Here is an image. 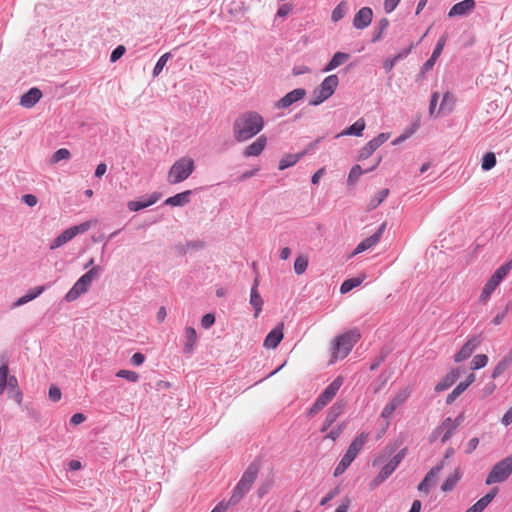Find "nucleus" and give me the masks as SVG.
<instances>
[{"instance_id":"obj_48","label":"nucleus","mask_w":512,"mask_h":512,"mask_svg":"<svg viewBox=\"0 0 512 512\" xmlns=\"http://www.w3.org/2000/svg\"><path fill=\"white\" fill-rule=\"evenodd\" d=\"M465 386L460 383L453 389L451 393L447 395L446 404L451 405L458 396H460L465 391Z\"/></svg>"},{"instance_id":"obj_64","label":"nucleus","mask_w":512,"mask_h":512,"mask_svg":"<svg viewBox=\"0 0 512 512\" xmlns=\"http://www.w3.org/2000/svg\"><path fill=\"white\" fill-rule=\"evenodd\" d=\"M22 200L25 204H27L29 207H33L37 204L38 199L33 194H25L22 196Z\"/></svg>"},{"instance_id":"obj_53","label":"nucleus","mask_w":512,"mask_h":512,"mask_svg":"<svg viewBox=\"0 0 512 512\" xmlns=\"http://www.w3.org/2000/svg\"><path fill=\"white\" fill-rule=\"evenodd\" d=\"M46 285H42V286H36L32 289H30L27 293V298L30 299V301L36 299L38 296H40L45 290H46Z\"/></svg>"},{"instance_id":"obj_33","label":"nucleus","mask_w":512,"mask_h":512,"mask_svg":"<svg viewBox=\"0 0 512 512\" xmlns=\"http://www.w3.org/2000/svg\"><path fill=\"white\" fill-rule=\"evenodd\" d=\"M440 428H441V433H443V436L441 437V442L446 443L451 438L454 431L456 430L455 425L452 424V418H450V417L446 418L440 424Z\"/></svg>"},{"instance_id":"obj_3","label":"nucleus","mask_w":512,"mask_h":512,"mask_svg":"<svg viewBox=\"0 0 512 512\" xmlns=\"http://www.w3.org/2000/svg\"><path fill=\"white\" fill-rule=\"evenodd\" d=\"M361 335L358 330H350L341 335H338L333 342L332 358L330 363H334L338 358H345L353 346L358 342Z\"/></svg>"},{"instance_id":"obj_37","label":"nucleus","mask_w":512,"mask_h":512,"mask_svg":"<svg viewBox=\"0 0 512 512\" xmlns=\"http://www.w3.org/2000/svg\"><path fill=\"white\" fill-rule=\"evenodd\" d=\"M364 278H365V276L353 277V278L346 279L341 284L340 292L342 294H346V293L350 292L352 289H354V288L358 287L359 285H361V283L363 282Z\"/></svg>"},{"instance_id":"obj_18","label":"nucleus","mask_w":512,"mask_h":512,"mask_svg":"<svg viewBox=\"0 0 512 512\" xmlns=\"http://www.w3.org/2000/svg\"><path fill=\"white\" fill-rule=\"evenodd\" d=\"M476 6L474 0H463L452 6L448 12V17L452 18L455 16H464L471 12Z\"/></svg>"},{"instance_id":"obj_40","label":"nucleus","mask_w":512,"mask_h":512,"mask_svg":"<svg viewBox=\"0 0 512 512\" xmlns=\"http://www.w3.org/2000/svg\"><path fill=\"white\" fill-rule=\"evenodd\" d=\"M347 12V4L346 2L342 1L339 3L332 11L331 19L333 22H338L341 20Z\"/></svg>"},{"instance_id":"obj_11","label":"nucleus","mask_w":512,"mask_h":512,"mask_svg":"<svg viewBox=\"0 0 512 512\" xmlns=\"http://www.w3.org/2000/svg\"><path fill=\"white\" fill-rule=\"evenodd\" d=\"M306 96V90L304 88H296L288 92L285 96L279 99L275 103V108L285 109L293 105L294 103L302 100Z\"/></svg>"},{"instance_id":"obj_50","label":"nucleus","mask_w":512,"mask_h":512,"mask_svg":"<svg viewBox=\"0 0 512 512\" xmlns=\"http://www.w3.org/2000/svg\"><path fill=\"white\" fill-rule=\"evenodd\" d=\"M446 41H447V35L444 34L438 39L431 56L438 59L443 51Z\"/></svg>"},{"instance_id":"obj_14","label":"nucleus","mask_w":512,"mask_h":512,"mask_svg":"<svg viewBox=\"0 0 512 512\" xmlns=\"http://www.w3.org/2000/svg\"><path fill=\"white\" fill-rule=\"evenodd\" d=\"M342 384L343 378L336 377L318 396L317 400L325 407L335 397Z\"/></svg>"},{"instance_id":"obj_63","label":"nucleus","mask_w":512,"mask_h":512,"mask_svg":"<svg viewBox=\"0 0 512 512\" xmlns=\"http://www.w3.org/2000/svg\"><path fill=\"white\" fill-rule=\"evenodd\" d=\"M401 0H385L384 1V10L386 13H391L392 11H394L396 9V7L398 6L399 2Z\"/></svg>"},{"instance_id":"obj_57","label":"nucleus","mask_w":512,"mask_h":512,"mask_svg":"<svg viewBox=\"0 0 512 512\" xmlns=\"http://www.w3.org/2000/svg\"><path fill=\"white\" fill-rule=\"evenodd\" d=\"M126 48L123 45L117 46L110 55V61L116 62L118 61L125 53Z\"/></svg>"},{"instance_id":"obj_8","label":"nucleus","mask_w":512,"mask_h":512,"mask_svg":"<svg viewBox=\"0 0 512 512\" xmlns=\"http://www.w3.org/2000/svg\"><path fill=\"white\" fill-rule=\"evenodd\" d=\"M511 269H512V260L501 265L493 273V275L488 279V281L486 282V284L483 287V290L479 297V301L481 303L487 302V300L489 299L491 294L494 292V290L497 288V286L500 284V282L507 276V274L510 272Z\"/></svg>"},{"instance_id":"obj_38","label":"nucleus","mask_w":512,"mask_h":512,"mask_svg":"<svg viewBox=\"0 0 512 512\" xmlns=\"http://www.w3.org/2000/svg\"><path fill=\"white\" fill-rule=\"evenodd\" d=\"M511 364V356H505L493 369L491 377L493 379H496L501 374L504 373V371L509 367Z\"/></svg>"},{"instance_id":"obj_31","label":"nucleus","mask_w":512,"mask_h":512,"mask_svg":"<svg viewBox=\"0 0 512 512\" xmlns=\"http://www.w3.org/2000/svg\"><path fill=\"white\" fill-rule=\"evenodd\" d=\"M437 475L436 473L430 469L428 473L425 475L424 479L419 483L418 490L420 492L429 493L431 486L436 483Z\"/></svg>"},{"instance_id":"obj_15","label":"nucleus","mask_w":512,"mask_h":512,"mask_svg":"<svg viewBox=\"0 0 512 512\" xmlns=\"http://www.w3.org/2000/svg\"><path fill=\"white\" fill-rule=\"evenodd\" d=\"M372 18V9L370 7H362L354 16L353 26L356 29H365L371 24Z\"/></svg>"},{"instance_id":"obj_27","label":"nucleus","mask_w":512,"mask_h":512,"mask_svg":"<svg viewBox=\"0 0 512 512\" xmlns=\"http://www.w3.org/2000/svg\"><path fill=\"white\" fill-rule=\"evenodd\" d=\"M160 198L159 193H153L146 201H129L127 207L130 211H139L156 203Z\"/></svg>"},{"instance_id":"obj_44","label":"nucleus","mask_w":512,"mask_h":512,"mask_svg":"<svg viewBox=\"0 0 512 512\" xmlns=\"http://www.w3.org/2000/svg\"><path fill=\"white\" fill-rule=\"evenodd\" d=\"M172 57L170 52H167L163 54L157 61L154 69H153V76L157 77L163 70L164 66L166 65L167 61Z\"/></svg>"},{"instance_id":"obj_7","label":"nucleus","mask_w":512,"mask_h":512,"mask_svg":"<svg viewBox=\"0 0 512 512\" xmlns=\"http://www.w3.org/2000/svg\"><path fill=\"white\" fill-rule=\"evenodd\" d=\"M512 473V455L497 462L488 473L485 484L492 485L506 481Z\"/></svg>"},{"instance_id":"obj_20","label":"nucleus","mask_w":512,"mask_h":512,"mask_svg":"<svg viewBox=\"0 0 512 512\" xmlns=\"http://www.w3.org/2000/svg\"><path fill=\"white\" fill-rule=\"evenodd\" d=\"M259 279L256 277L254 283L251 288L250 293V304L254 308V317H258L259 313L262 311L263 299L258 292Z\"/></svg>"},{"instance_id":"obj_13","label":"nucleus","mask_w":512,"mask_h":512,"mask_svg":"<svg viewBox=\"0 0 512 512\" xmlns=\"http://www.w3.org/2000/svg\"><path fill=\"white\" fill-rule=\"evenodd\" d=\"M482 338L480 335L471 337L455 354L454 360L455 362H461L468 359L472 353L476 350V348L481 344Z\"/></svg>"},{"instance_id":"obj_58","label":"nucleus","mask_w":512,"mask_h":512,"mask_svg":"<svg viewBox=\"0 0 512 512\" xmlns=\"http://www.w3.org/2000/svg\"><path fill=\"white\" fill-rule=\"evenodd\" d=\"M215 323V315L212 313L205 314L201 319V326L204 329L210 328Z\"/></svg>"},{"instance_id":"obj_41","label":"nucleus","mask_w":512,"mask_h":512,"mask_svg":"<svg viewBox=\"0 0 512 512\" xmlns=\"http://www.w3.org/2000/svg\"><path fill=\"white\" fill-rule=\"evenodd\" d=\"M353 461V459L344 454L334 470V476L338 477L343 474Z\"/></svg>"},{"instance_id":"obj_23","label":"nucleus","mask_w":512,"mask_h":512,"mask_svg":"<svg viewBox=\"0 0 512 512\" xmlns=\"http://www.w3.org/2000/svg\"><path fill=\"white\" fill-rule=\"evenodd\" d=\"M460 371L459 369L451 370L441 381H439L435 386L436 392H442L449 387H451L459 378Z\"/></svg>"},{"instance_id":"obj_49","label":"nucleus","mask_w":512,"mask_h":512,"mask_svg":"<svg viewBox=\"0 0 512 512\" xmlns=\"http://www.w3.org/2000/svg\"><path fill=\"white\" fill-rule=\"evenodd\" d=\"M116 376L117 377H120V378H124L130 382H137L138 379H139V374L134 372V371H130V370H119L117 373H116Z\"/></svg>"},{"instance_id":"obj_56","label":"nucleus","mask_w":512,"mask_h":512,"mask_svg":"<svg viewBox=\"0 0 512 512\" xmlns=\"http://www.w3.org/2000/svg\"><path fill=\"white\" fill-rule=\"evenodd\" d=\"M407 454V448H402L393 458L389 461L394 467H398V465L402 462Z\"/></svg>"},{"instance_id":"obj_35","label":"nucleus","mask_w":512,"mask_h":512,"mask_svg":"<svg viewBox=\"0 0 512 512\" xmlns=\"http://www.w3.org/2000/svg\"><path fill=\"white\" fill-rule=\"evenodd\" d=\"M390 22L387 18H382L378 21L377 25L374 27L373 36L371 41L373 43L378 42L382 36L385 30L388 28Z\"/></svg>"},{"instance_id":"obj_55","label":"nucleus","mask_w":512,"mask_h":512,"mask_svg":"<svg viewBox=\"0 0 512 512\" xmlns=\"http://www.w3.org/2000/svg\"><path fill=\"white\" fill-rule=\"evenodd\" d=\"M407 454V448H402L393 458L389 461L394 467H398V465L402 462Z\"/></svg>"},{"instance_id":"obj_29","label":"nucleus","mask_w":512,"mask_h":512,"mask_svg":"<svg viewBox=\"0 0 512 512\" xmlns=\"http://www.w3.org/2000/svg\"><path fill=\"white\" fill-rule=\"evenodd\" d=\"M185 339L186 341L183 347V352L185 354H190L192 353L194 345L197 341L196 330L193 327H187L185 329Z\"/></svg>"},{"instance_id":"obj_59","label":"nucleus","mask_w":512,"mask_h":512,"mask_svg":"<svg viewBox=\"0 0 512 512\" xmlns=\"http://www.w3.org/2000/svg\"><path fill=\"white\" fill-rule=\"evenodd\" d=\"M396 409H397L396 405L390 401L383 408V410L381 412V417L386 418V419L390 418Z\"/></svg>"},{"instance_id":"obj_17","label":"nucleus","mask_w":512,"mask_h":512,"mask_svg":"<svg viewBox=\"0 0 512 512\" xmlns=\"http://www.w3.org/2000/svg\"><path fill=\"white\" fill-rule=\"evenodd\" d=\"M368 437H369V434L366 433V432H362L361 434H359L351 442V444L349 445L345 455H347L351 459L355 460V458L357 457L358 453L362 450V448L364 447L365 443L367 442Z\"/></svg>"},{"instance_id":"obj_60","label":"nucleus","mask_w":512,"mask_h":512,"mask_svg":"<svg viewBox=\"0 0 512 512\" xmlns=\"http://www.w3.org/2000/svg\"><path fill=\"white\" fill-rule=\"evenodd\" d=\"M396 470V467L392 465L390 462H388L386 465L382 467L380 470V478H386L388 479L389 476Z\"/></svg>"},{"instance_id":"obj_4","label":"nucleus","mask_w":512,"mask_h":512,"mask_svg":"<svg viewBox=\"0 0 512 512\" xmlns=\"http://www.w3.org/2000/svg\"><path fill=\"white\" fill-rule=\"evenodd\" d=\"M194 170V160L187 156L181 157L170 167L167 175V181L172 185L181 183L188 179Z\"/></svg>"},{"instance_id":"obj_61","label":"nucleus","mask_w":512,"mask_h":512,"mask_svg":"<svg viewBox=\"0 0 512 512\" xmlns=\"http://www.w3.org/2000/svg\"><path fill=\"white\" fill-rule=\"evenodd\" d=\"M61 390L55 386V385H51L50 388H49V398L50 400H52L53 402H57L61 399Z\"/></svg>"},{"instance_id":"obj_28","label":"nucleus","mask_w":512,"mask_h":512,"mask_svg":"<svg viewBox=\"0 0 512 512\" xmlns=\"http://www.w3.org/2000/svg\"><path fill=\"white\" fill-rule=\"evenodd\" d=\"M350 55L344 52H336L332 59L328 62V64L323 69L324 72L332 71L342 65L349 59Z\"/></svg>"},{"instance_id":"obj_43","label":"nucleus","mask_w":512,"mask_h":512,"mask_svg":"<svg viewBox=\"0 0 512 512\" xmlns=\"http://www.w3.org/2000/svg\"><path fill=\"white\" fill-rule=\"evenodd\" d=\"M308 267V258L304 255H300L295 259L294 271L297 275L303 274Z\"/></svg>"},{"instance_id":"obj_22","label":"nucleus","mask_w":512,"mask_h":512,"mask_svg":"<svg viewBox=\"0 0 512 512\" xmlns=\"http://www.w3.org/2000/svg\"><path fill=\"white\" fill-rule=\"evenodd\" d=\"M381 159L382 158L379 157L373 166H371L370 168H367L365 170H363L362 167L358 164L352 166V168L349 172L348 178H347V184L350 186L354 185L359 180L361 175H363L364 173H367V172H371L374 169H376V167L381 162Z\"/></svg>"},{"instance_id":"obj_52","label":"nucleus","mask_w":512,"mask_h":512,"mask_svg":"<svg viewBox=\"0 0 512 512\" xmlns=\"http://www.w3.org/2000/svg\"><path fill=\"white\" fill-rule=\"evenodd\" d=\"M340 493V486H336L332 490H330L320 501L321 506H325L332 499H334Z\"/></svg>"},{"instance_id":"obj_6","label":"nucleus","mask_w":512,"mask_h":512,"mask_svg":"<svg viewBox=\"0 0 512 512\" xmlns=\"http://www.w3.org/2000/svg\"><path fill=\"white\" fill-rule=\"evenodd\" d=\"M338 84L339 79L337 75L332 74L327 76L321 84L313 90L309 105L318 106L330 98L334 94Z\"/></svg>"},{"instance_id":"obj_21","label":"nucleus","mask_w":512,"mask_h":512,"mask_svg":"<svg viewBox=\"0 0 512 512\" xmlns=\"http://www.w3.org/2000/svg\"><path fill=\"white\" fill-rule=\"evenodd\" d=\"M266 144L267 138L264 135H261L245 148L243 155L245 157L259 156L264 150Z\"/></svg>"},{"instance_id":"obj_10","label":"nucleus","mask_w":512,"mask_h":512,"mask_svg":"<svg viewBox=\"0 0 512 512\" xmlns=\"http://www.w3.org/2000/svg\"><path fill=\"white\" fill-rule=\"evenodd\" d=\"M386 226H387V223L383 222L373 235L365 238L356 246V248L351 256L360 254V253L368 250L369 248L375 246L380 241V239L386 229Z\"/></svg>"},{"instance_id":"obj_42","label":"nucleus","mask_w":512,"mask_h":512,"mask_svg":"<svg viewBox=\"0 0 512 512\" xmlns=\"http://www.w3.org/2000/svg\"><path fill=\"white\" fill-rule=\"evenodd\" d=\"M496 165V156L493 152H487L483 158L481 167L484 171H489Z\"/></svg>"},{"instance_id":"obj_32","label":"nucleus","mask_w":512,"mask_h":512,"mask_svg":"<svg viewBox=\"0 0 512 512\" xmlns=\"http://www.w3.org/2000/svg\"><path fill=\"white\" fill-rule=\"evenodd\" d=\"M389 189L384 188L380 191H378L369 201L367 205V210L372 211L376 209L389 195Z\"/></svg>"},{"instance_id":"obj_5","label":"nucleus","mask_w":512,"mask_h":512,"mask_svg":"<svg viewBox=\"0 0 512 512\" xmlns=\"http://www.w3.org/2000/svg\"><path fill=\"white\" fill-rule=\"evenodd\" d=\"M102 268L100 266L92 267L84 275H82L73 287L66 293L65 300L67 302L75 301L79 296L86 293L92 281L99 276Z\"/></svg>"},{"instance_id":"obj_39","label":"nucleus","mask_w":512,"mask_h":512,"mask_svg":"<svg viewBox=\"0 0 512 512\" xmlns=\"http://www.w3.org/2000/svg\"><path fill=\"white\" fill-rule=\"evenodd\" d=\"M9 367L5 356L0 357V384L8 385L10 381Z\"/></svg>"},{"instance_id":"obj_24","label":"nucleus","mask_w":512,"mask_h":512,"mask_svg":"<svg viewBox=\"0 0 512 512\" xmlns=\"http://www.w3.org/2000/svg\"><path fill=\"white\" fill-rule=\"evenodd\" d=\"M7 388L9 389V398L13 399L18 405H21L23 400V393L19 388L16 376L10 375V381L9 384L7 385Z\"/></svg>"},{"instance_id":"obj_19","label":"nucleus","mask_w":512,"mask_h":512,"mask_svg":"<svg viewBox=\"0 0 512 512\" xmlns=\"http://www.w3.org/2000/svg\"><path fill=\"white\" fill-rule=\"evenodd\" d=\"M283 339V324L271 330L264 340V347L275 349Z\"/></svg>"},{"instance_id":"obj_51","label":"nucleus","mask_w":512,"mask_h":512,"mask_svg":"<svg viewBox=\"0 0 512 512\" xmlns=\"http://www.w3.org/2000/svg\"><path fill=\"white\" fill-rule=\"evenodd\" d=\"M71 156L70 151L66 148H60L58 149L52 156V161L54 163H57L64 159H69Z\"/></svg>"},{"instance_id":"obj_25","label":"nucleus","mask_w":512,"mask_h":512,"mask_svg":"<svg viewBox=\"0 0 512 512\" xmlns=\"http://www.w3.org/2000/svg\"><path fill=\"white\" fill-rule=\"evenodd\" d=\"M191 190H186L167 198L164 202L168 206H184L190 202Z\"/></svg>"},{"instance_id":"obj_16","label":"nucleus","mask_w":512,"mask_h":512,"mask_svg":"<svg viewBox=\"0 0 512 512\" xmlns=\"http://www.w3.org/2000/svg\"><path fill=\"white\" fill-rule=\"evenodd\" d=\"M42 95V91L39 88H30L20 97L19 104L24 108H32L39 102V100L42 98Z\"/></svg>"},{"instance_id":"obj_46","label":"nucleus","mask_w":512,"mask_h":512,"mask_svg":"<svg viewBox=\"0 0 512 512\" xmlns=\"http://www.w3.org/2000/svg\"><path fill=\"white\" fill-rule=\"evenodd\" d=\"M488 362V357L485 354H478L474 356V358L471 361V369L477 370L481 369L486 366Z\"/></svg>"},{"instance_id":"obj_9","label":"nucleus","mask_w":512,"mask_h":512,"mask_svg":"<svg viewBox=\"0 0 512 512\" xmlns=\"http://www.w3.org/2000/svg\"><path fill=\"white\" fill-rule=\"evenodd\" d=\"M91 227V223L89 221L87 222H83L79 225H74V226H71L67 229H65L60 235H58L51 243L50 245V249H56V248H59L61 246H63L64 244H66L67 242H69L70 240H72L75 236H77L78 234H82L86 231H88Z\"/></svg>"},{"instance_id":"obj_54","label":"nucleus","mask_w":512,"mask_h":512,"mask_svg":"<svg viewBox=\"0 0 512 512\" xmlns=\"http://www.w3.org/2000/svg\"><path fill=\"white\" fill-rule=\"evenodd\" d=\"M483 498H480L475 504L468 508L465 512H483L488 506Z\"/></svg>"},{"instance_id":"obj_62","label":"nucleus","mask_w":512,"mask_h":512,"mask_svg":"<svg viewBox=\"0 0 512 512\" xmlns=\"http://www.w3.org/2000/svg\"><path fill=\"white\" fill-rule=\"evenodd\" d=\"M436 61H437L436 58H434L433 56H430V58L421 67L420 76H424V74L427 71L431 70L433 68V66L435 65Z\"/></svg>"},{"instance_id":"obj_12","label":"nucleus","mask_w":512,"mask_h":512,"mask_svg":"<svg viewBox=\"0 0 512 512\" xmlns=\"http://www.w3.org/2000/svg\"><path fill=\"white\" fill-rule=\"evenodd\" d=\"M388 133H380L377 137L370 140L365 146L360 150L359 159H367L369 158L376 149H378L382 144H384L389 139Z\"/></svg>"},{"instance_id":"obj_36","label":"nucleus","mask_w":512,"mask_h":512,"mask_svg":"<svg viewBox=\"0 0 512 512\" xmlns=\"http://www.w3.org/2000/svg\"><path fill=\"white\" fill-rule=\"evenodd\" d=\"M342 411H343V405L338 402L334 403L326 413L325 420L327 421V424L332 425L336 421V419L339 417V415L342 413Z\"/></svg>"},{"instance_id":"obj_30","label":"nucleus","mask_w":512,"mask_h":512,"mask_svg":"<svg viewBox=\"0 0 512 512\" xmlns=\"http://www.w3.org/2000/svg\"><path fill=\"white\" fill-rule=\"evenodd\" d=\"M304 157V153L286 154L282 157L279 162V170H285L286 168L294 166L300 159Z\"/></svg>"},{"instance_id":"obj_2","label":"nucleus","mask_w":512,"mask_h":512,"mask_svg":"<svg viewBox=\"0 0 512 512\" xmlns=\"http://www.w3.org/2000/svg\"><path fill=\"white\" fill-rule=\"evenodd\" d=\"M260 467L261 466L258 460H255L249 464V466L243 473L241 479L233 489L232 495L229 499V503L231 505L238 504L246 495V493L249 492V490L252 487V484L254 483L259 474Z\"/></svg>"},{"instance_id":"obj_1","label":"nucleus","mask_w":512,"mask_h":512,"mask_svg":"<svg viewBox=\"0 0 512 512\" xmlns=\"http://www.w3.org/2000/svg\"><path fill=\"white\" fill-rule=\"evenodd\" d=\"M264 126L260 114L248 111L240 114L233 123V136L237 142H244L257 135Z\"/></svg>"},{"instance_id":"obj_47","label":"nucleus","mask_w":512,"mask_h":512,"mask_svg":"<svg viewBox=\"0 0 512 512\" xmlns=\"http://www.w3.org/2000/svg\"><path fill=\"white\" fill-rule=\"evenodd\" d=\"M454 102V96L451 93L446 92L440 104V110H446L450 112L453 109Z\"/></svg>"},{"instance_id":"obj_26","label":"nucleus","mask_w":512,"mask_h":512,"mask_svg":"<svg viewBox=\"0 0 512 512\" xmlns=\"http://www.w3.org/2000/svg\"><path fill=\"white\" fill-rule=\"evenodd\" d=\"M365 121L363 118H360L358 119L354 124H352L351 126L347 127L343 132H341L340 134H338L336 137H341V136H344V135H349V136H357V137H360L363 135V131L365 129Z\"/></svg>"},{"instance_id":"obj_34","label":"nucleus","mask_w":512,"mask_h":512,"mask_svg":"<svg viewBox=\"0 0 512 512\" xmlns=\"http://www.w3.org/2000/svg\"><path fill=\"white\" fill-rule=\"evenodd\" d=\"M460 477H461V475H460L459 469H457L453 474H450L446 478V480L441 485V490L443 492H451L455 488L457 483L459 482Z\"/></svg>"},{"instance_id":"obj_45","label":"nucleus","mask_w":512,"mask_h":512,"mask_svg":"<svg viewBox=\"0 0 512 512\" xmlns=\"http://www.w3.org/2000/svg\"><path fill=\"white\" fill-rule=\"evenodd\" d=\"M410 396V390L408 388H404L400 390L392 399L391 402H393L396 407L398 408L401 406Z\"/></svg>"}]
</instances>
